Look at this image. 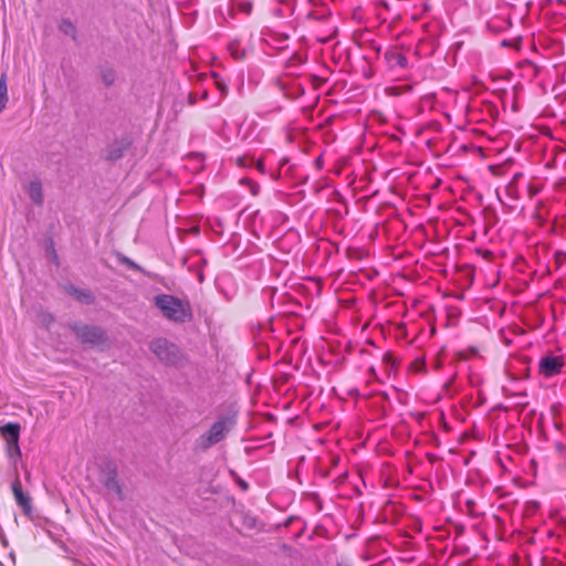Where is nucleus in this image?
<instances>
[{
	"mask_svg": "<svg viewBox=\"0 0 566 566\" xmlns=\"http://www.w3.org/2000/svg\"><path fill=\"white\" fill-rule=\"evenodd\" d=\"M157 308L165 318L174 323H186L192 318L190 302L186 298H178L170 294H158L154 298Z\"/></svg>",
	"mask_w": 566,
	"mask_h": 566,
	"instance_id": "obj_1",
	"label": "nucleus"
},
{
	"mask_svg": "<svg viewBox=\"0 0 566 566\" xmlns=\"http://www.w3.org/2000/svg\"><path fill=\"white\" fill-rule=\"evenodd\" d=\"M102 80L106 86H111L115 82V73L112 70L104 71Z\"/></svg>",
	"mask_w": 566,
	"mask_h": 566,
	"instance_id": "obj_19",
	"label": "nucleus"
},
{
	"mask_svg": "<svg viewBox=\"0 0 566 566\" xmlns=\"http://www.w3.org/2000/svg\"><path fill=\"white\" fill-rule=\"evenodd\" d=\"M232 427L233 421L229 417L219 418L211 424L210 429L206 433L201 434L197 439V448L203 451L210 449L212 446L222 441L230 432Z\"/></svg>",
	"mask_w": 566,
	"mask_h": 566,
	"instance_id": "obj_2",
	"label": "nucleus"
},
{
	"mask_svg": "<svg viewBox=\"0 0 566 566\" xmlns=\"http://www.w3.org/2000/svg\"><path fill=\"white\" fill-rule=\"evenodd\" d=\"M124 154V146L122 144L115 143L109 146L106 159L107 160H117L123 157Z\"/></svg>",
	"mask_w": 566,
	"mask_h": 566,
	"instance_id": "obj_15",
	"label": "nucleus"
},
{
	"mask_svg": "<svg viewBox=\"0 0 566 566\" xmlns=\"http://www.w3.org/2000/svg\"><path fill=\"white\" fill-rule=\"evenodd\" d=\"M241 486H242L243 489H247L248 484H247L245 482H241Z\"/></svg>",
	"mask_w": 566,
	"mask_h": 566,
	"instance_id": "obj_24",
	"label": "nucleus"
},
{
	"mask_svg": "<svg viewBox=\"0 0 566 566\" xmlns=\"http://www.w3.org/2000/svg\"><path fill=\"white\" fill-rule=\"evenodd\" d=\"M8 99L7 75L3 73L0 77V113L6 108Z\"/></svg>",
	"mask_w": 566,
	"mask_h": 566,
	"instance_id": "obj_14",
	"label": "nucleus"
},
{
	"mask_svg": "<svg viewBox=\"0 0 566 566\" xmlns=\"http://www.w3.org/2000/svg\"><path fill=\"white\" fill-rule=\"evenodd\" d=\"M59 29L61 32L72 38L76 35V28L70 20H62Z\"/></svg>",
	"mask_w": 566,
	"mask_h": 566,
	"instance_id": "obj_17",
	"label": "nucleus"
},
{
	"mask_svg": "<svg viewBox=\"0 0 566 566\" xmlns=\"http://www.w3.org/2000/svg\"><path fill=\"white\" fill-rule=\"evenodd\" d=\"M7 455L11 464L13 467H17V463L21 459V449L19 447V441L7 443Z\"/></svg>",
	"mask_w": 566,
	"mask_h": 566,
	"instance_id": "obj_13",
	"label": "nucleus"
},
{
	"mask_svg": "<svg viewBox=\"0 0 566 566\" xmlns=\"http://www.w3.org/2000/svg\"><path fill=\"white\" fill-rule=\"evenodd\" d=\"M213 77H214L216 86L218 87L220 93L224 96L228 92L227 85L219 78V76L217 74H213Z\"/></svg>",
	"mask_w": 566,
	"mask_h": 566,
	"instance_id": "obj_22",
	"label": "nucleus"
},
{
	"mask_svg": "<svg viewBox=\"0 0 566 566\" xmlns=\"http://www.w3.org/2000/svg\"><path fill=\"white\" fill-rule=\"evenodd\" d=\"M228 51L234 60H243L247 54V50L242 46L240 39L231 40L228 44Z\"/></svg>",
	"mask_w": 566,
	"mask_h": 566,
	"instance_id": "obj_12",
	"label": "nucleus"
},
{
	"mask_svg": "<svg viewBox=\"0 0 566 566\" xmlns=\"http://www.w3.org/2000/svg\"><path fill=\"white\" fill-rule=\"evenodd\" d=\"M255 168L258 169V171L265 174V166L261 159L255 163Z\"/></svg>",
	"mask_w": 566,
	"mask_h": 566,
	"instance_id": "obj_23",
	"label": "nucleus"
},
{
	"mask_svg": "<svg viewBox=\"0 0 566 566\" xmlns=\"http://www.w3.org/2000/svg\"><path fill=\"white\" fill-rule=\"evenodd\" d=\"M28 193H29L30 199L35 205H42V202H43L42 184L39 180H33L29 184Z\"/></svg>",
	"mask_w": 566,
	"mask_h": 566,
	"instance_id": "obj_11",
	"label": "nucleus"
},
{
	"mask_svg": "<svg viewBox=\"0 0 566 566\" xmlns=\"http://www.w3.org/2000/svg\"><path fill=\"white\" fill-rule=\"evenodd\" d=\"M69 327L82 343L97 345L104 342V331L97 326L83 325L75 322L70 323Z\"/></svg>",
	"mask_w": 566,
	"mask_h": 566,
	"instance_id": "obj_3",
	"label": "nucleus"
},
{
	"mask_svg": "<svg viewBox=\"0 0 566 566\" xmlns=\"http://www.w3.org/2000/svg\"><path fill=\"white\" fill-rule=\"evenodd\" d=\"M385 59L390 67L406 69L408 66V59L398 51L386 52Z\"/></svg>",
	"mask_w": 566,
	"mask_h": 566,
	"instance_id": "obj_9",
	"label": "nucleus"
},
{
	"mask_svg": "<svg viewBox=\"0 0 566 566\" xmlns=\"http://www.w3.org/2000/svg\"><path fill=\"white\" fill-rule=\"evenodd\" d=\"M235 163L239 167H250L254 163V159L245 156H240L235 159Z\"/></svg>",
	"mask_w": 566,
	"mask_h": 566,
	"instance_id": "obj_20",
	"label": "nucleus"
},
{
	"mask_svg": "<svg viewBox=\"0 0 566 566\" xmlns=\"http://www.w3.org/2000/svg\"><path fill=\"white\" fill-rule=\"evenodd\" d=\"M120 262L132 270L142 271V268L127 256L120 258Z\"/></svg>",
	"mask_w": 566,
	"mask_h": 566,
	"instance_id": "obj_21",
	"label": "nucleus"
},
{
	"mask_svg": "<svg viewBox=\"0 0 566 566\" xmlns=\"http://www.w3.org/2000/svg\"><path fill=\"white\" fill-rule=\"evenodd\" d=\"M102 483L104 484L108 492H112L116 496L122 499L123 492L117 481V472L115 468L108 469V471L106 472L105 476L102 480Z\"/></svg>",
	"mask_w": 566,
	"mask_h": 566,
	"instance_id": "obj_7",
	"label": "nucleus"
},
{
	"mask_svg": "<svg viewBox=\"0 0 566 566\" xmlns=\"http://www.w3.org/2000/svg\"><path fill=\"white\" fill-rule=\"evenodd\" d=\"M2 436L6 438L7 443L19 441L20 438V424L9 422L0 429Z\"/></svg>",
	"mask_w": 566,
	"mask_h": 566,
	"instance_id": "obj_10",
	"label": "nucleus"
},
{
	"mask_svg": "<svg viewBox=\"0 0 566 566\" xmlns=\"http://www.w3.org/2000/svg\"><path fill=\"white\" fill-rule=\"evenodd\" d=\"M565 366L562 356L546 355L539 359L538 369L539 374L545 378L558 375Z\"/></svg>",
	"mask_w": 566,
	"mask_h": 566,
	"instance_id": "obj_5",
	"label": "nucleus"
},
{
	"mask_svg": "<svg viewBox=\"0 0 566 566\" xmlns=\"http://www.w3.org/2000/svg\"><path fill=\"white\" fill-rule=\"evenodd\" d=\"M151 352L165 364H176L179 358V349L165 338H157L150 344Z\"/></svg>",
	"mask_w": 566,
	"mask_h": 566,
	"instance_id": "obj_4",
	"label": "nucleus"
},
{
	"mask_svg": "<svg viewBox=\"0 0 566 566\" xmlns=\"http://www.w3.org/2000/svg\"><path fill=\"white\" fill-rule=\"evenodd\" d=\"M241 185H244L249 188L250 192L253 195V196H256L259 193V190H260V187L259 185L253 181L252 179H249V178H242L240 180Z\"/></svg>",
	"mask_w": 566,
	"mask_h": 566,
	"instance_id": "obj_18",
	"label": "nucleus"
},
{
	"mask_svg": "<svg viewBox=\"0 0 566 566\" xmlns=\"http://www.w3.org/2000/svg\"><path fill=\"white\" fill-rule=\"evenodd\" d=\"M69 292L72 295H74L77 300L83 301L85 303H91L93 300V296L88 291H80L74 286H70Z\"/></svg>",
	"mask_w": 566,
	"mask_h": 566,
	"instance_id": "obj_16",
	"label": "nucleus"
},
{
	"mask_svg": "<svg viewBox=\"0 0 566 566\" xmlns=\"http://www.w3.org/2000/svg\"><path fill=\"white\" fill-rule=\"evenodd\" d=\"M12 492L15 497L17 504L22 507L25 515H30L32 512L31 499L23 490L19 479L12 483Z\"/></svg>",
	"mask_w": 566,
	"mask_h": 566,
	"instance_id": "obj_6",
	"label": "nucleus"
},
{
	"mask_svg": "<svg viewBox=\"0 0 566 566\" xmlns=\"http://www.w3.org/2000/svg\"><path fill=\"white\" fill-rule=\"evenodd\" d=\"M253 3L251 0H231L229 4V15L234 17L235 13L249 15L252 13Z\"/></svg>",
	"mask_w": 566,
	"mask_h": 566,
	"instance_id": "obj_8",
	"label": "nucleus"
}]
</instances>
